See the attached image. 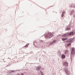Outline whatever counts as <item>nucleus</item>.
<instances>
[{
	"label": "nucleus",
	"instance_id": "nucleus-18",
	"mask_svg": "<svg viewBox=\"0 0 75 75\" xmlns=\"http://www.w3.org/2000/svg\"><path fill=\"white\" fill-rule=\"evenodd\" d=\"M64 13H65V12L64 11H63L62 13V17H63L64 16Z\"/></svg>",
	"mask_w": 75,
	"mask_h": 75
},
{
	"label": "nucleus",
	"instance_id": "nucleus-2",
	"mask_svg": "<svg viewBox=\"0 0 75 75\" xmlns=\"http://www.w3.org/2000/svg\"><path fill=\"white\" fill-rule=\"evenodd\" d=\"M74 51L75 48H74V47L71 48V54L70 55V58L71 62H72V54H74Z\"/></svg>",
	"mask_w": 75,
	"mask_h": 75
},
{
	"label": "nucleus",
	"instance_id": "nucleus-14",
	"mask_svg": "<svg viewBox=\"0 0 75 75\" xmlns=\"http://www.w3.org/2000/svg\"><path fill=\"white\" fill-rule=\"evenodd\" d=\"M74 14V10H72L71 11V13H70L71 15H72Z\"/></svg>",
	"mask_w": 75,
	"mask_h": 75
},
{
	"label": "nucleus",
	"instance_id": "nucleus-1",
	"mask_svg": "<svg viewBox=\"0 0 75 75\" xmlns=\"http://www.w3.org/2000/svg\"><path fill=\"white\" fill-rule=\"evenodd\" d=\"M53 33H48L46 35H45V37L46 39H49V38H51L53 37Z\"/></svg>",
	"mask_w": 75,
	"mask_h": 75
},
{
	"label": "nucleus",
	"instance_id": "nucleus-27",
	"mask_svg": "<svg viewBox=\"0 0 75 75\" xmlns=\"http://www.w3.org/2000/svg\"><path fill=\"white\" fill-rule=\"evenodd\" d=\"M44 41V40H41V42H42L43 41H43Z\"/></svg>",
	"mask_w": 75,
	"mask_h": 75
},
{
	"label": "nucleus",
	"instance_id": "nucleus-12",
	"mask_svg": "<svg viewBox=\"0 0 75 75\" xmlns=\"http://www.w3.org/2000/svg\"><path fill=\"white\" fill-rule=\"evenodd\" d=\"M68 38H62V40L63 41H66V40H67Z\"/></svg>",
	"mask_w": 75,
	"mask_h": 75
},
{
	"label": "nucleus",
	"instance_id": "nucleus-11",
	"mask_svg": "<svg viewBox=\"0 0 75 75\" xmlns=\"http://www.w3.org/2000/svg\"><path fill=\"white\" fill-rule=\"evenodd\" d=\"M69 42V43H68L67 44V47H69V46H71V43L72 42Z\"/></svg>",
	"mask_w": 75,
	"mask_h": 75
},
{
	"label": "nucleus",
	"instance_id": "nucleus-3",
	"mask_svg": "<svg viewBox=\"0 0 75 75\" xmlns=\"http://www.w3.org/2000/svg\"><path fill=\"white\" fill-rule=\"evenodd\" d=\"M74 37L73 38H69V40H67V41H64V42H74Z\"/></svg>",
	"mask_w": 75,
	"mask_h": 75
},
{
	"label": "nucleus",
	"instance_id": "nucleus-5",
	"mask_svg": "<svg viewBox=\"0 0 75 75\" xmlns=\"http://www.w3.org/2000/svg\"><path fill=\"white\" fill-rule=\"evenodd\" d=\"M69 30H71V26L69 25L67 26V28L65 29L66 31H68Z\"/></svg>",
	"mask_w": 75,
	"mask_h": 75
},
{
	"label": "nucleus",
	"instance_id": "nucleus-22",
	"mask_svg": "<svg viewBox=\"0 0 75 75\" xmlns=\"http://www.w3.org/2000/svg\"><path fill=\"white\" fill-rule=\"evenodd\" d=\"M15 71H16L12 70V72H15Z\"/></svg>",
	"mask_w": 75,
	"mask_h": 75
},
{
	"label": "nucleus",
	"instance_id": "nucleus-16",
	"mask_svg": "<svg viewBox=\"0 0 75 75\" xmlns=\"http://www.w3.org/2000/svg\"><path fill=\"white\" fill-rule=\"evenodd\" d=\"M70 7H71V8H72V7H74H74L75 8V6H74V5H72V4H71L70 5Z\"/></svg>",
	"mask_w": 75,
	"mask_h": 75
},
{
	"label": "nucleus",
	"instance_id": "nucleus-9",
	"mask_svg": "<svg viewBox=\"0 0 75 75\" xmlns=\"http://www.w3.org/2000/svg\"><path fill=\"white\" fill-rule=\"evenodd\" d=\"M68 32L62 35L63 37H67V36H68Z\"/></svg>",
	"mask_w": 75,
	"mask_h": 75
},
{
	"label": "nucleus",
	"instance_id": "nucleus-13",
	"mask_svg": "<svg viewBox=\"0 0 75 75\" xmlns=\"http://www.w3.org/2000/svg\"><path fill=\"white\" fill-rule=\"evenodd\" d=\"M61 58L63 59H64L65 58V56L64 54H62L61 56Z\"/></svg>",
	"mask_w": 75,
	"mask_h": 75
},
{
	"label": "nucleus",
	"instance_id": "nucleus-24",
	"mask_svg": "<svg viewBox=\"0 0 75 75\" xmlns=\"http://www.w3.org/2000/svg\"><path fill=\"white\" fill-rule=\"evenodd\" d=\"M42 70H44V69L43 68H42Z\"/></svg>",
	"mask_w": 75,
	"mask_h": 75
},
{
	"label": "nucleus",
	"instance_id": "nucleus-6",
	"mask_svg": "<svg viewBox=\"0 0 75 75\" xmlns=\"http://www.w3.org/2000/svg\"><path fill=\"white\" fill-rule=\"evenodd\" d=\"M68 35H74V32L73 31L70 32V33H69V32H68Z\"/></svg>",
	"mask_w": 75,
	"mask_h": 75
},
{
	"label": "nucleus",
	"instance_id": "nucleus-8",
	"mask_svg": "<svg viewBox=\"0 0 75 75\" xmlns=\"http://www.w3.org/2000/svg\"><path fill=\"white\" fill-rule=\"evenodd\" d=\"M63 65L65 67H67L68 65V64L67 62H65L63 63Z\"/></svg>",
	"mask_w": 75,
	"mask_h": 75
},
{
	"label": "nucleus",
	"instance_id": "nucleus-7",
	"mask_svg": "<svg viewBox=\"0 0 75 75\" xmlns=\"http://www.w3.org/2000/svg\"><path fill=\"white\" fill-rule=\"evenodd\" d=\"M56 42L57 40H53V41H52L50 43L49 45H52L53 43H55V42Z\"/></svg>",
	"mask_w": 75,
	"mask_h": 75
},
{
	"label": "nucleus",
	"instance_id": "nucleus-17",
	"mask_svg": "<svg viewBox=\"0 0 75 75\" xmlns=\"http://www.w3.org/2000/svg\"><path fill=\"white\" fill-rule=\"evenodd\" d=\"M33 45H35V46H36V45H37V42H33Z\"/></svg>",
	"mask_w": 75,
	"mask_h": 75
},
{
	"label": "nucleus",
	"instance_id": "nucleus-29",
	"mask_svg": "<svg viewBox=\"0 0 75 75\" xmlns=\"http://www.w3.org/2000/svg\"><path fill=\"white\" fill-rule=\"evenodd\" d=\"M7 67V66H6V67Z\"/></svg>",
	"mask_w": 75,
	"mask_h": 75
},
{
	"label": "nucleus",
	"instance_id": "nucleus-19",
	"mask_svg": "<svg viewBox=\"0 0 75 75\" xmlns=\"http://www.w3.org/2000/svg\"><path fill=\"white\" fill-rule=\"evenodd\" d=\"M29 45V43H28L26 45H25L24 47H28Z\"/></svg>",
	"mask_w": 75,
	"mask_h": 75
},
{
	"label": "nucleus",
	"instance_id": "nucleus-4",
	"mask_svg": "<svg viewBox=\"0 0 75 75\" xmlns=\"http://www.w3.org/2000/svg\"><path fill=\"white\" fill-rule=\"evenodd\" d=\"M64 71L66 73L67 75H69V70L65 68L64 69Z\"/></svg>",
	"mask_w": 75,
	"mask_h": 75
},
{
	"label": "nucleus",
	"instance_id": "nucleus-28",
	"mask_svg": "<svg viewBox=\"0 0 75 75\" xmlns=\"http://www.w3.org/2000/svg\"><path fill=\"white\" fill-rule=\"evenodd\" d=\"M18 75H20V74H18Z\"/></svg>",
	"mask_w": 75,
	"mask_h": 75
},
{
	"label": "nucleus",
	"instance_id": "nucleus-26",
	"mask_svg": "<svg viewBox=\"0 0 75 75\" xmlns=\"http://www.w3.org/2000/svg\"><path fill=\"white\" fill-rule=\"evenodd\" d=\"M73 17H75V15H74H74Z\"/></svg>",
	"mask_w": 75,
	"mask_h": 75
},
{
	"label": "nucleus",
	"instance_id": "nucleus-25",
	"mask_svg": "<svg viewBox=\"0 0 75 75\" xmlns=\"http://www.w3.org/2000/svg\"><path fill=\"white\" fill-rule=\"evenodd\" d=\"M21 75H24V74L22 73V74H21Z\"/></svg>",
	"mask_w": 75,
	"mask_h": 75
},
{
	"label": "nucleus",
	"instance_id": "nucleus-10",
	"mask_svg": "<svg viewBox=\"0 0 75 75\" xmlns=\"http://www.w3.org/2000/svg\"><path fill=\"white\" fill-rule=\"evenodd\" d=\"M41 67H40V66H38L37 67V68L36 69V70L38 71H40V69H41Z\"/></svg>",
	"mask_w": 75,
	"mask_h": 75
},
{
	"label": "nucleus",
	"instance_id": "nucleus-15",
	"mask_svg": "<svg viewBox=\"0 0 75 75\" xmlns=\"http://www.w3.org/2000/svg\"><path fill=\"white\" fill-rule=\"evenodd\" d=\"M57 54L60 56L61 55V52H60V51H58V53H57Z\"/></svg>",
	"mask_w": 75,
	"mask_h": 75
},
{
	"label": "nucleus",
	"instance_id": "nucleus-20",
	"mask_svg": "<svg viewBox=\"0 0 75 75\" xmlns=\"http://www.w3.org/2000/svg\"><path fill=\"white\" fill-rule=\"evenodd\" d=\"M40 72L42 75H44V73H43V72H42V71H40Z\"/></svg>",
	"mask_w": 75,
	"mask_h": 75
},
{
	"label": "nucleus",
	"instance_id": "nucleus-21",
	"mask_svg": "<svg viewBox=\"0 0 75 75\" xmlns=\"http://www.w3.org/2000/svg\"><path fill=\"white\" fill-rule=\"evenodd\" d=\"M68 51L67 50H66L65 52V53H68Z\"/></svg>",
	"mask_w": 75,
	"mask_h": 75
},
{
	"label": "nucleus",
	"instance_id": "nucleus-23",
	"mask_svg": "<svg viewBox=\"0 0 75 75\" xmlns=\"http://www.w3.org/2000/svg\"><path fill=\"white\" fill-rule=\"evenodd\" d=\"M9 72H10V73H12V70H10V71H9Z\"/></svg>",
	"mask_w": 75,
	"mask_h": 75
}]
</instances>
